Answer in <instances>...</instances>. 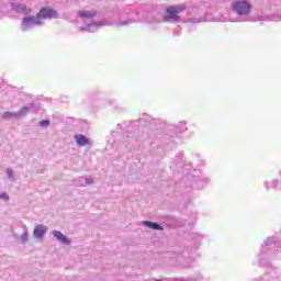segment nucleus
Returning a JSON list of instances; mask_svg holds the SVG:
<instances>
[{"label":"nucleus","instance_id":"f257e3e1","mask_svg":"<svg viewBox=\"0 0 281 281\" xmlns=\"http://www.w3.org/2000/svg\"><path fill=\"white\" fill-rule=\"evenodd\" d=\"M134 14L135 9L133 7H124L119 11H114L110 18L101 19L97 27H106V25H111L112 27H128V25H133V23H137L138 21Z\"/></svg>","mask_w":281,"mask_h":281},{"label":"nucleus","instance_id":"f03ea898","mask_svg":"<svg viewBox=\"0 0 281 281\" xmlns=\"http://www.w3.org/2000/svg\"><path fill=\"white\" fill-rule=\"evenodd\" d=\"M52 19H58V11L49 7L42 8L36 16H24L21 22L22 32H30L34 27H41L45 25L44 21H52Z\"/></svg>","mask_w":281,"mask_h":281},{"label":"nucleus","instance_id":"7ed1b4c3","mask_svg":"<svg viewBox=\"0 0 281 281\" xmlns=\"http://www.w3.org/2000/svg\"><path fill=\"white\" fill-rule=\"evenodd\" d=\"M79 19L77 27L79 32H98L103 26H98L102 20H95L97 16H100V11L98 10H80L77 12Z\"/></svg>","mask_w":281,"mask_h":281},{"label":"nucleus","instance_id":"20e7f679","mask_svg":"<svg viewBox=\"0 0 281 281\" xmlns=\"http://www.w3.org/2000/svg\"><path fill=\"white\" fill-rule=\"evenodd\" d=\"M276 249H278L276 237L267 238L260 248L258 267H271V259L276 256Z\"/></svg>","mask_w":281,"mask_h":281},{"label":"nucleus","instance_id":"39448f33","mask_svg":"<svg viewBox=\"0 0 281 281\" xmlns=\"http://www.w3.org/2000/svg\"><path fill=\"white\" fill-rule=\"evenodd\" d=\"M11 10H13V12H18V14H25V16H32L30 15L32 14V9L27 8V5L23 3L12 2Z\"/></svg>","mask_w":281,"mask_h":281},{"label":"nucleus","instance_id":"423d86ee","mask_svg":"<svg viewBox=\"0 0 281 281\" xmlns=\"http://www.w3.org/2000/svg\"><path fill=\"white\" fill-rule=\"evenodd\" d=\"M139 123L143 124L144 126H149V128H157V124H159V120L154 119L148 114H143V116L139 119Z\"/></svg>","mask_w":281,"mask_h":281},{"label":"nucleus","instance_id":"0eeeda50","mask_svg":"<svg viewBox=\"0 0 281 281\" xmlns=\"http://www.w3.org/2000/svg\"><path fill=\"white\" fill-rule=\"evenodd\" d=\"M31 111H38V108H36L34 103L22 106L19 111L15 112L18 120H23V117H26Z\"/></svg>","mask_w":281,"mask_h":281},{"label":"nucleus","instance_id":"6e6552de","mask_svg":"<svg viewBox=\"0 0 281 281\" xmlns=\"http://www.w3.org/2000/svg\"><path fill=\"white\" fill-rule=\"evenodd\" d=\"M207 183H210V178H207L206 176H200L193 179L192 187L195 190H203V188H205Z\"/></svg>","mask_w":281,"mask_h":281},{"label":"nucleus","instance_id":"1a4fd4ad","mask_svg":"<svg viewBox=\"0 0 281 281\" xmlns=\"http://www.w3.org/2000/svg\"><path fill=\"white\" fill-rule=\"evenodd\" d=\"M45 234H47V226L43 225V224H37L34 227L33 231V236L34 238H36L37 240H43V238H45Z\"/></svg>","mask_w":281,"mask_h":281},{"label":"nucleus","instance_id":"9d476101","mask_svg":"<svg viewBox=\"0 0 281 281\" xmlns=\"http://www.w3.org/2000/svg\"><path fill=\"white\" fill-rule=\"evenodd\" d=\"M162 19L166 23H172V22L177 23L179 21L180 16L177 15V13H175V11H171V7H168L166 9V14L164 15Z\"/></svg>","mask_w":281,"mask_h":281},{"label":"nucleus","instance_id":"9b49d317","mask_svg":"<svg viewBox=\"0 0 281 281\" xmlns=\"http://www.w3.org/2000/svg\"><path fill=\"white\" fill-rule=\"evenodd\" d=\"M75 142H76L77 146H80V147L93 145V142L82 134H76Z\"/></svg>","mask_w":281,"mask_h":281},{"label":"nucleus","instance_id":"f8f14e48","mask_svg":"<svg viewBox=\"0 0 281 281\" xmlns=\"http://www.w3.org/2000/svg\"><path fill=\"white\" fill-rule=\"evenodd\" d=\"M52 234L56 240H58V243H61V245H71V240H69V238H67V236H65V234L61 232L53 231Z\"/></svg>","mask_w":281,"mask_h":281},{"label":"nucleus","instance_id":"ddd939ff","mask_svg":"<svg viewBox=\"0 0 281 281\" xmlns=\"http://www.w3.org/2000/svg\"><path fill=\"white\" fill-rule=\"evenodd\" d=\"M143 225L149 229H155L156 232H164V227L157 222L143 221Z\"/></svg>","mask_w":281,"mask_h":281},{"label":"nucleus","instance_id":"4468645a","mask_svg":"<svg viewBox=\"0 0 281 281\" xmlns=\"http://www.w3.org/2000/svg\"><path fill=\"white\" fill-rule=\"evenodd\" d=\"M120 140L124 146H128V144H133L135 142V137L130 132H125L123 136L120 137Z\"/></svg>","mask_w":281,"mask_h":281},{"label":"nucleus","instance_id":"2eb2a0df","mask_svg":"<svg viewBox=\"0 0 281 281\" xmlns=\"http://www.w3.org/2000/svg\"><path fill=\"white\" fill-rule=\"evenodd\" d=\"M207 21V18L205 13H202L200 16H193L186 20V23H205Z\"/></svg>","mask_w":281,"mask_h":281},{"label":"nucleus","instance_id":"dca6fc26","mask_svg":"<svg viewBox=\"0 0 281 281\" xmlns=\"http://www.w3.org/2000/svg\"><path fill=\"white\" fill-rule=\"evenodd\" d=\"M173 126L178 133H186V131H188V122L186 121H180Z\"/></svg>","mask_w":281,"mask_h":281},{"label":"nucleus","instance_id":"f3484780","mask_svg":"<svg viewBox=\"0 0 281 281\" xmlns=\"http://www.w3.org/2000/svg\"><path fill=\"white\" fill-rule=\"evenodd\" d=\"M2 120H19L16 112L5 111L2 113Z\"/></svg>","mask_w":281,"mask_h":281},{"label":"nucleus","instance_id":"a211bd4d","mask_svg":"<svg viewBox=\"0 0 281 281\" xmlns=\"http://www.w3.org/2000/svg\"><path fill=\"white\" fill-rule=\"evenodd\" d=\"M91 183H93V179L91 178H86V179H81L77 182V186L81 187V188H86V186H91Z\"/></svg>","mask_w":281,"mask_h":281},{"label":"nucleus","instance_id":"6ab92c4d","mask_svg":"<svg viewBox=\"0 0 281 281\" xmlns=\"http://www.w3.org/2000/svg\"><path fill=\"white\" fill-rule=\"evenodd\" d=\"M170 8H171V12H173L177 15L181 14V12H183V10H186V8L182 5H173Z\"/></svg>","mask_w":281,"mask_h":281},{"label":"nucleus","instance_id":"aec40b11","mask_svg":"<svg viewBox=\"0 0 281 281\" xmlns=\"http://www.w3.org/2000/svg\"><path fill=\"white\" fill-rule=\"evenodd\" d=\"M20 240L23 245H25V243H27V240H30V234L27 233V228L21 235Z\"/></svg>","mask_w":281,"mask_h":281},{"label":"nucleus","instance_id":"412c9836","mask_svg":"<svg viewBox=\"0 0 281 281\" xmlns=\"http://www.w3.org/2000/svg\"><path fill=\"white\" fill-rule=\"evenodd\" d=\"M191 238H192V240H195L196 243H201V240H203L204 236L200 233H192Z\"/></svg>","mask_w":281,"mask_h":281},{"label":"nucleus","instance_id":"4be33fe9","mask_svg":"<svg viewBox=\"0 0 281 281\" xmlns=\"http://www.w3.org/2000/svg\"><path fill=\"white\" fill-rule=\"evenodd\" d=\"M7 177L8 179H10V181H16V178L14 177V171L10 168H8L5 170Z\"/></svg>","mask_w":281,"mask_h":281},{"label":"nucleus","instance_id":"5701e85b","mask_svg":"<svg viewBox=\"0 0 281 281\" xmlns=\"http://www.w3.org/2000/svg\"><path fill=\"white\" fill-rule=\"evenodd\" d=\"M276 276V277H273ZM271 277V280H276V278H278V272H272V271H269L267 276H265L263 278H260L258 281H262V280H267V278Z\"/></svg>","mask_w":281,"mask_h":281},{"label":"nucleus","instance_id":"b1692460","mask_svg":"<svg viewBox=\"0 0 281 281\" xmlns=\"http://www.w3.org/2000/svg\"><path fill=\"white\" fill-rule=\"evenodd\" d=\"M176 159H177V166H181L182 164H186V160H183V153H179Z\"/></svg>","mask_w":281,"mask_h":281},{"label":"nucleus","instance_id":"393cba45","mask_svg":"<svg viewBox=\"0 0 281 281\" xmlns=\"http://www.w3.org/2000/svg\"><path fill=\"white\" fill-rule=\"evenodd\" d=\"M49 124H50L49 120H43V121L40 122V126L42 128H47L49 126Z\"/></svg>","mask_w":281,"mask_h":281},{"label":"nucleus","instance_id":"a878e982","mask_svg":"<svg viewBox=\"0 0 281 281\" xmlns=\"http://www.w3.org/2000/svg\"><path fill=\"white\" fill-rule=\"evenodd\" d=\"M0 199H3V201H10V195H8L5 192H2L0 193Z\"/></svg>","mask_w":281,"mask_h":281},{"label":"nucleus","instance_id":"bb28decb","mask_svg":"<svg viewBox=\"0 0 281 281\" xmlns=\"http://www.w3.org/2000/svg\"><path fill=\"white\" fill-rule=\"evenodd\" d=\"M147 23H161V20L158 18H153V20L147 21Z\"/></svg>","mask_w":281,"mask_h":281},{"label":"nucleus","instance_id":"cd10ccee","mask_svg":"<svg viewBox=\"0 0 281 281\" xmlns=\"http://www.w3.org/2000/svg\"><path fill=\"white\" fill-rule=\"evenodd\" d=\"M183 168H184V170H190V168H192V165H190V164L189 165H184Z\"/></svg>","mask_w":281,"mask_h":281},{"label":"nucleus","instance_id":"c85d7f7f","mask_svg":"<svg viewBox=\"0 0 281 281\" xmlns=\"http://www.w3.org/2000/svg\"><path fill=\"white\" fill-rule=\"evenodd\" d=\"M115 135H117V133H113V137H115Z\"/></svg>","mask_w":281,"mask_h":281}]
</instances>
